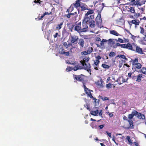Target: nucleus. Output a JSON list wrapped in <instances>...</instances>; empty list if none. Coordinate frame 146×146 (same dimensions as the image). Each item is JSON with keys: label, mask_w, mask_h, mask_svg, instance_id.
Wrapping results in <instances>:
<instances>
[{"label": "nucleus", "mask_w": 146, "mask_h": 146, "mask_svg": "<svg viewBox=\"0 0 146 146\" xmlns=\"http://www.w3.org/2000/svg\"><path fill=\"white\" fill-rule=\"evenodd\" d=\"M96 25L98 27L101 26L102 23V19L100 13H98L95 19Z\"/></svg>", "instance_id": "nucleus-7"}, {"label": "nucleus", "mask_w": 146, "mask_h": 146, "mask_svg": "<svg viewBox=\"0 0 146 146\" xmlns=\"http://www.w3.org/2000/svg\"><path fill=\"white\" fill-rule=\"evenodd\" d=\"M131 61L133 69H134L135 70H136L137 69L141 68L142 65L140 63L138 62V60L137 58H136L135 59H132Z\"/></svg>", "instance_id": "nucleus-4"}, {"label": "nucleus", "mask_w": 146, "mask_h": 146, "mask_svg": "<svg viewBox=\"0 0 146 146\" xmlns=\"http://www.w3.org/2000/svg\"><path fill=\"white\" fill-rule=\"evenodd\" d=\"M102 113H103L102 111V110H101L100 111L99 113V115L100 116H101V117H102Z\"/></svg>", "instance_id": "nucleus-59"}, {"label": "nucleus", "mask_w": 146, "mask_h": 146, "mask_svg": "<svg viewBox=\"0 0 146 146\" xmlns=\"http://www.w3.org/2000/svg\"><path fill=\"white\" fill-rule=\"evenodd\" d=\"M49 13H48V12H45L42 15V16H41V17H38V20H41L42 19V18H43L44 16H45V15H49Z\"/></svg>", "instance_id": "nucleus-37"}, {"label": "nucleus", "mask_w": 146, "mask_h": 146, "mask_svg": "<svg viewBox=\"0 0 146 146\" xmlns=\"http://www.w3.org/2000/svg\"><path fill=\"white\" fill-rule=\"evenodd\" d=\"M63 24V22H61L60 24H58L57 25L56 27V29L57 30H60L62 27V25Z\"/></svg>", "instance_id": "nucleus-33"}, {"label": "nucleus", "mask_w": 146, "mask_h": 146, "mask_svg": "<svg viewBox=\"0 0 146 146\" xmlns=\"http://www.w3.org/2000/svg\"><path fill=\"white\" fill-rule=\"evenodd\" d=\"M126 31L128 33H129V34H130L131 35V38H132V39H133V40H134L135 38L136 37V36H134L133 35H132L129 32V31L128 30H126Z\"/></svg>", "instance_id": "nucleus-40"}, {"label": "nucleus", "mask_w": 146, "mask_h": 146, "mask_svg": "<svg viewBox=\"0 0 146 146\" xmlns=\"http://www.w3.org/2000/svg\"><path fill=\"white\" fill-rule=\"evenodd\" d=\"M141 72H142L143 74L146 75V68L145 67H143L142 68Z\"/></svg>", "instance_id": "nucleus-35"}, {"label": "nucleus", "mask_w": 146, "mask_h": 146, "mask_svg": "<svg viewBox=\"0 0 146 146\" xmlns=\"http://www.w3.org/2000/svg\"><path fill=\"white\" fill-rule=\"evenodd\" d=\"M71 7H69L68 9H67L66 11V12L67 13H70V9Z\"/></svg>", "instance_id": "nucleus-61"}, {"label": "nucleus", "mask_w": 146, "mask_h": 146, "mask_svg": "<svg viewBox=\"0 0 146 146\" xmlns=\"http://www.w3.org/2000/svg\"><path fill=\"white\" fill-rule=\"evenodd\" d=\"M133 116H134L131 113L129 114L128 115V117L129 119H131L133 118Z\"/></svg>", "instance_id": "nucleus-45"}, {"label": "nucleus", "mask_w": 146, "mask_h": 146, "mask_svg": "<svg viewBox=\"0 0 146 146\" xmlns=\"http://www.w3.org/2000/svg\"><path fill=\"white\" fill-rule=\"evenodd\" d=\"M123 38L124 39V43L129 42V40L128 39H125L124 38Z\"/></svg>", "instance_id": "nucleus-62"}, {"label": "nucleus", "mask_w": 146, "mask_h": 146, "mask_svg": "<svg viewBox=\"0 0 146 146\" xmlns=\"http://www.w3.org/2000/svg\"><path fill=\"white\" fill-rule=\"evenodd\" d=\"M84 69L86 70L88 72H91V70L90 69L91 66L90 63H87L86 64V66H84Z\"/></svg>", "instance_id": "nucleus-21"}, {"label": "nucleus", "mask_w": 146, "mask_h": 146, "mask_svg": "<svg viewBox=\"0 0 146 146\" xmlns=\"http://www.w3.org/2000/svg\"><path fill=\"white\" fill-rule=\"evenodd\" d=\"M82 69V67L81 66L79 65H76L73 68H72V70L74 71H76L78 69Z\"/></svg>", "instance_id": "nucleus-32"}, {"label": "nucleus", "mask_w": 146, "mask_h": 146, "mask_svg": "<svg viewBox=\"0 0 146 146\" xmlns=\"http://www.w3.org/2000/svg\"><path fill=\"white\" fill-rule=\"evenodd\" d=\"M62 44L63 46L65 48L67 49L68 47H70L72 46V44L69 43L68 44L66 42H63Z\"/></svg>", "instance_id": "nucleus-28"}, {"label": "nucleus", "mask_w": 146, "mask_h": 146, "mask_svg": "<svg viewBox=\"0 0 146 146\" xmlns=\"http://www.w3.org/2000/svg\"><path fill=\"white\" fill-rule=\"evenodd\" d=\"M127 9H129L128 10V12H130L131 13H135V7H132L129 6L127 7Z\"/></svg>", "instance_id": "nucleus-23"}, {"label": "nucleus", "mask_w": 146, "mask_h": 146, "mask_svg": "<svg viewBox=\"0 0 146 146\" xmlns=\"http://www.w3.org/2000/svg\"><path fill=\"white\" fill-rule=\"evenodd\" d=\"M99 112V111L98 110H97L95 111H90V113L91 115L96 116H97Z\"/></svg>", "instance_id": "nucleus-29"}, {"label": "nucleus", "mask_w": 146, "mask_h": 146, "mask_svg": "<svg viewBox=\"0 0 146 146\" xmlns=\"http://www.w3.org/2000/svg\"><path fill=\"white\" fill-rule=\"evenodd\" d=\"M104 6V3H102L97 5L96 6V9L99 12L98 13H100L103 8Z\"/></svg>", "instance_id": "nucleus-13"}, {"label": "nucleus", "mask_w": 146, "mask_h": 146, "mask_svg": "<svg viewBox=\"0 0 146 146\" xmlns=\"http://www.w3.org/2000/svg\"><path fill=\"white\" fill-rule=\"evenodd\" d=\"M93 50V49L92 47H89L86 51L88 54H89L92 52Z\"/></svg>", "instance_id": "nucleus-34"}, {"label": "nucleus", "mask_w": 146, "mask_h": 146, "mask_svg": "<svg viewBox=\"0 0 146 146\" xmlns=\"http://www.w3.org/2000/svg\"><path fill=\"white\" fill-rule=\"evenodd\" d=\"M81 0H77L75 2V3H73L72 5H73L75 8H76L78 9V8L81 6L80 3Z\"/></svg>", "instance_id": "nucleus-20"}, {"label": "nucleus", "mask_w": 146, "mask_h": 146, "mask_svg": "<svg viewBox=\"0 0 146 146\" xmlns=\"http://www.w3.org/2000/svg\"><path fill=\"white\" fill-rule=\"evenodd\" d=\"M116 41H118L120 43L124 42L123 40L122 39L120 38H118V40H116Z\"/></svg>", "instance_id": "nucleus-48"}, {"label": "nucleus", "mask_w": 146, "mask_h": 146, "mask_svg": "<svg viewBox=\"0 0 146 146\" xmlns=\"http://www.w3.org/2000/svg\"><path fill=\"white\" fill-rule=\"evenodd\" d=\"M100 62V61L99 60H96L94 62V64L95 65L97 66L98 65L99 63Z\"/></svg>", "instance_id": "nucleus-50"}, {"label": "nucleus", "mask_w": 146, "mask_h": 146, "mask_svg": "<svg viewBox=\"0 0 146 146\" xmlns=\"http://www.w3.org/2000/svg\"><path fill=\"white\" fill-rule=\"evenodd\" d=\"M135 48H134L133 51H135L141 54H143V51L142 48L139 47L137 44H135Z\"/></svg>", "instance_id": "nucleus-16"}, {"label": "nucleus", "mask_w": 146, "mask_h": 146, "mask_svg": "<svg viewBox=\"0 0 146 146\" xmlns=\"http://www.w3.org/2000/svg\"><path fill=\"white\" fill-rule=\"evenodd\" d=\"M77 16L78 15L77 13L76 12H75L74 13H71L70 12V13H68V14L67 15H64V17H66L68 19H70L71 17H73L74 18L73 19H76Z\"/></svg>", "instance_id": "nucleus-12"}, {"label": "nucleus", "mask_w": 146, "mask_h": 146, "mask_svg": "<svg viewBox=\"0 0 146 146\" xmlns=\"http://www.w3.org/2000/svg\"><path fill=\"white\" fill-rule=\"evenodd\" d=\"M58 35V33H55V35H53L54 37V38H56L57 37Z\"/></svg>", "instance_id": "nucleus-64"}, {"label": "nucleus", "mask_w": 146, "mask_h": 146, "mask_svg": "<svg viewBox=\"0 0 146 146\" xmlns=\"http://www.w3.org/2000/svg\"><path fill=\"white\" fill-rule=\"evenodd\" d=\"M81 22H78L74 25V30L79 33H82Z\"/></svg>", "instance_id": "nucleus-9"}, {"label": "nucleus", "mask_w": 146, "mask_h": 146, "mask_svg": "<svg viewBox=\"0 0 146 146\" xmlns=\"http://www.w3.org/2000/svg\"><path fill=\"white\" fill-rule=\"evenodd\" d=\"M112 85H113V84L111 83H109L106 84V87L107 88L109 89L112 87Z\"/></svg>", "instance_id": "nucleus-39"}, {"label": "nucleus", "mask_w": 146, "mask_h": 146, "mask_svg": "<svg viewBox=\"0 0 146 146\" xmlns=\"http://www.w3.org/2000/svg\"><path fill=\"white\" fill-rule=\"evenodd\" d=\"M135 44L134 43H132L131 44L129 42L127 43V44H126L125 48L133 51L134 48H135Z\"/></svg>", "instance_id": "nucleus-14"}, {"label": "nucleus", "mask_w": 146, "mask_h": 146, "mask_svg": "<svg viewBox=\"0 0 146 146\" xmlns=\"http://www.w3.org/2000/svg\"><path fill=\"white\" fill-rule=\"evenodd\" d=\"M110 33L113 35L117 36L120 35L116 31L114 30H112L110 31Z\"/></svg>", "instance_id": "nucleus-26"}, {"label": "nucleus", "mask_w": 146, "mask_h": 146, "mask_svg": "<svg viewBox=\"0 0 146 146\" xmlns=\"http://www.w3.org/2000/svg\"><path fill=\"white\" fill-rule=\"evenodd\" d=\"M66 70L67 71H70L71 70H72V68L71 67H68L66 69Z\"/></svg>", "instance_id": "nucleus-52"}, {"label": "nucleus", "mask_w": 146, "mask_h": 146, "mask_svg": "<svg viewBox=\"0 0 146 146\" xmlns=\"http://www.w3.org/2000/svg\"><path fill=\"white\" fill-rule=\"evenodd\" d=\"M78 43L80 46L79 49V48L78 49L80 50V51H82L85 44V41L82 38L79 39Z\"/></svg>", "instance_id": "nucleus-10"}, {"label": "nucleus", "mask_w": 146, "mask_h": 146, "mask_svg": "<svg viewBox=\"0 0 146 146\" xmlns=\"http://www.w3.org/2000/svg\"><path fill=\"white\" fill-rule=\"evenodd\" d=\"M130 1L132 3V5H135V3L136 1H135V0H131Z\"/></svg>", "instance_id": "nucleus-56"}, {"label": "nucleus", "mask_w": 146, "mask_h": 146, "mask_svg": "<svg viewBox=\"0 0 146 146\" xmlns=\"http://www.w3.org/2000/svg\"><path fill=\"white\" fill-rule=\"evenodd\" d=\"M141 3V2H140V0H138L137 1H136L135 5H137L141 6V3Z\"/></svg>", "instance_id": "nucleus-43"}, {"label": "nucleus", "mask_w": 146, "mask_h": 146, "mask_svg": "<svg viewBox=\"0 0 146 146\" xmlns=\"http://www.w3.org/2000/svg\"><path fill=\"white\" fill-rule=\"evenodd\" d=\"M70 40V43L73 45L76 44L78 43L79 40V36L76 35H71Z\"/></svg>", "instance_id": "nucleus-6"}, {"label": "nucleus", "mask_w": 146, "mask_h": 146, "mask_svg": "<svg viewBox=\"0 0 146 146\" xmlns=\"http://www.w3.org/2000/svg\"><path fill=\"white\" fill-rule=\"evenodd\" d=\"M81 8V10L82 11H85L86 10L88 9L84 5H81L80 7Z\"/></svg>", "instance_id": "nucleus-38"}, {"label": "nucleus", "mask_w": 146, "mask_h": 146, "mask_svg": "<svg viewBox=\"0 0 146 146\" xmlns=\"http://www.w3.org/2000/svg\"><path fill=\"white\" fill-rule=\"evenodd\" d=\"M68 29L71 32H72L74 28V25L72 23H68L67 24Z\"/></svg>", "instance_id": "nucleus-19"}, {"label": "nucleus", "mask_w": 146, "mask_h": 146, "mask_svg": "<svg viewBox=\"0 0 146 146\" xmlns=\"http://www.w3.org/2000/svg\"><path fill=\"white\" fill-rule=\"evenodd\" d=\"M128 121L129 124V128L131 129L134 128V125H133V122L131 119H129Z\"/></svg>", "instance_id": "nucleus-27"}, {"label": "nucleus", "mask_w": 146, "mask_h": 146, "mask_svg": "<svg viewBox=\"0 0 146 146\" xmlns=\"http://www.w3.org/2000/svg\"><path fill=\"white\" fill-rule=\"evenodd\" d=\"M84 107L86 108L87 109L89 110V111H90V108L89 106L88 105H84Z\"/></svg>", "instance_id": "nucleus-55"}, {"label": "nucleus", "mask_w": 146, "mask_h": 146, "mask_svg": "<svg viewBox=\"0 0 146 146\" xmlns=\"http://www.w3.org/2000/svg\"><path fill=\"white\" fill-rule=\"evenodd\" d=\"M73 76L74 80L82 82L83 85H84V84H85V79L86 76L82 74H81L80 75L73 74Z\"/></svg>", "instance_id": "nucleus-3"}, {"label": "nucleus", "mask_w": 146, "mask_h": 146, "mask_svg": "<svg viewBox=\"0 0 146 146\" xmlns=\"http://www.w3.org/2000/svg\"><path fill=\"white\" fill-rule=\"evenodd\" d=\"M81 54L82 55H86L88 54L86 50L82 52H81Z\"/></svg>", "instance_id": "nucleus-44"}, {"label": "nucleus", "mask_w": 146, "mask_h": 146, "mask_svg": "<svg viewBox=\"0 0 146 146\" xmlns=\"http://www.w3.org/2000/svg\"><path fill=\"white\" fill-rule=\"evenodd\" d=\"M115 53L113 52H111L109 54V56L110 57L114 56L115 55Z\"/></svg>", "instance_id": "nucleus-41"}, {"label": "nucleus", "mask_w": 146, "mask_h": 146, "mask_svg": "<svg viewBox=\"0 0 146 146\" xmlns=\"http://www.w3.org/2000/svg\"><path fill=\"white\" fill-rule=\"evenodd\" d=\"M87 10L88 11L86 13L84 19L87 18L90 19L91 21H94V15H92L94 13V10L90 9H88Z\"/></svg>", "instance_id": "nucleus-5"}, {"label": "nucleus", "mask_w": 146, "mask_h": 146, "mask_svg": "<svg viewBox=\"0 0 146 146\" xmlns=\"http://www.w3.org/2000/svg\"><path fill=\"white\" fill-rule=\"evenodd\" d=\"M127 81V80L125 79L123 76L119 77L116 81V82H117L119 84H121L123 82H125Z\"/></svg>", "instance_id": "nucleus-17"}, {"label": "nucleus", "mask_w": 146, "mask_h": 146, "mask_svg": "<svg viewBox=\"0 0 146 146\" xmlns=\"http://www.w3.org/2000/svg\"><path fill=\"white\" fill-rule=\"evenodd\" d=\"M102 99L103 100H104V101L109 100V98L107 97H105L104 98H102Z\"/></svg>", "instance_id": "nucleus-58"}, {"label": "nucleus", "mask_w": 146, "mask_h": 146, "mask_svg": "<svg viewBox=\"0 0 146 146\" xmlns=\"http://www.w3.org/2000/svg\"><path fill=\"white\" fill-rule=\"evenodd\" d=\"M89 25V27L91 28L95 27L96 25L95 21H91L88 18L84 19L82 22V25L81 28L82 32H85L88 30V26L86 25Z\"/></svg>", "instance_id": "nucleus-1"}, {"label": "nucleus", "mask_w": 146, "mask_h": 146, "mask_svg": "<svg viewBox=\"0 0 146 146\" xmlns=\"http://www.w3.org/2000/svg\"><path fill=\"white\" fill-rule=\"evenodd\" d=\"M140 29H141V31H140V33L141 34H143V35H144V29L141 27H140Z\"/></svg>", "instance_id": "nucleus-49"}, {"label": "nucleus", "mask_w": 146, "mask_h": 146, "mask_svg": "<svg viewBox=\"0 0 146 146\" xmlns=\"http://www.w3.org/2000/svg\"><path fill=\"white\" fill-rule=\"evenodd\" d=\"M126 139L128 141V143L130 145H132L133 144V143L132 140L131 139L130 137L129 136H127L126 137Z\"/></svg>", "instance_id": "nucleus-31"}, {"label": "nucleus", "mask_w": 146, "mask_h": 146, "mask_svg": "<svg viewBox=\"0 0 146 146\" xmlns=\"http://www.w3.org/2000/svg\"><path fill=\"white\" fill-rule=\"evenodd\" d=\"M96 59L97 60H99L101 58V57L99 55L98 56H96Z\"/></svg>", "instance_id": "nucleus-57"}, {"label": "nucleus", "mask_w": 146, "mask_h": 146, "mask_svg": "<svg viewBox=\"0 0 146 146\" xmlns=\"http://www.w3.org/2000/svg\"><path fill=\"white\" fill-rule=\"evenodd\" d=\"M61 50V54H65L66 56H68L69 55V51L65 52L64 51V49L63 48H60Z\"/></svg>", "instance_id": "nucleus-30"}, {"label": "nucleus", "mask_w": 146, "mask_h": 146, "mask_svg": "<svg viewBox=\"0 0 146 146\" xmlns=\"http://www.w3.org/2000/svg\"><path fill=\"white\" fill-rule=\"evenodd\" d=\"M83 86L85 93L87 94V96L90 98H93L92 94L91 93V92H93V91L87 88L85 84H84Z\"/></svg>", "instance_id": "nucleus-11"}, {"label": "nucleus", "mask_w": 146, "mask_h": 146, "mask_svg": "<svg viewBox=\"0 0 146 146\" xmlns=\"http://www.w3.org/2000/svg\"><path fill=\"white\" fill-rule=\"evenodd\" d=\"M106 133L109 136V137L110 138H111V133H109L108 132V131H106Z\"/></svg>", "instance_id": "nucleus-51"}, {"label": "nucleus", "mask_w": 146, "mask_h": 146, "mask_svg": "<svg viewBox=\"0 0 146 146\" xmlns=\"http://www.w3.org/2000/svg\"><path fill=\"white\" fill-rule=\"evenodd\" d=\"M137 113H138V112L135 110H134L133 111H132V112L131 113V114L133 116L136 115H137Z\"/></svg>", "instance_id": "nucleus-42"}, {"label": "nucleus", "mask_w": 146, "mask_h": 146, "mask_svg": "<svg viewBox=\"0 0 146 146\" xmlns=\"http://www.w3.org/2000/svg\"><path fill=\"white\" fill-rule=\"evenodd\" d=\"M129 77L133 80L136 81L137 82H140L142 81L141 78H142L143 74H139L137 76H136L134 74H133V73L129 72L128 73Z\"/></svg>", "instance_id": "nucleus-2"}, {"label": "nucleus", "mask_w": 146, "mask_h": 146, "mask_svg": "<svg viewBox=\"0 0 146 146\" xmlns=\"http://www.w3.org/2000/svg\"><path fill=\"white\" fill-rule=\"evenodd\" d=\"M117 24L120 25H122L124 24L125 21L123 19L120 18L116 20Z\"/></svg>", "instance_id": "nucleus-18"}, {"label": "nucleus", "mask_w": 146, "mask_h": 146, "mask_svg": "<svg viewBox=\"0 0 146 146\" xmlns=\"http://www.w3.org/2000/svg\"><path fill=\"white\" fill-rule=\"evenodd\" d=\"M90 60V58L88 57L85 56L83 58L82 60L80 61V63L82 64L83 66H86L87 63H89L88 62Z\"/></svg>", "instance_id": "nucleus-15"}, {"label": "nucleus", "mask_w": 146, "mask_h": 146, "mask_svg": "<svg viewBox=\"0 0 146 146\" xmlns=\"http://www.w3.org/2000/svg\"><path fill=\"white\" fill-rule=\"evenodd\" d=\"M104 84V82L101 78L100 80H98L95 82L96 86L98 88H103L104 87L103 85Z\"/></svg>", "instance_id": "nucleus-8"}, {"label": "nucleus", "mask_w": 146, "mask_h": 146, "mask_svg": "<svg viewBox=\"0 0 146 146\" xmlns=\"http://www.w3.org/2000/svg\"><path fill=\"white\" fill-rule=\"evenodd\" d=\"M107 113L109 114L110 117H112L113 116V114L112 113H110L109 112H107Z\"/></svg>", "instance_id": "nucleus-60"}, {"label": "nucleus", "mask_w": 146, "mask_h": 146, "mask_svg": "<svg viewBox=\"0 0 146 146\" xmlns=\"http://www.w3.org/2000/svg\"><path fill=\"white\" fill-rule=\"evenodd\" d=\"M137 117L138 118L142 119H145V116L144 115L142 114L139 112H138L136 115Z\"/></svg>", "instance_id": "nucleus-22"}, {"label": "nucleus", "mask_w": 146, "mask_h": 146, "mask_svg": "<svg viewBox=\"0 0 146 146\" xmlns=\"http://www.w3.org/2000/svg\"><path fill=\"white\" fill-rule=\"evenodd\" d=\"M128 23L130 25L133 24L136 25H139V22H137L136 20H133L132 21H129Z\"/></svg>", "instance_id": "nucleus-24"}, {"label": "nucleus", "mask_w": 146, "mask_h": 146, "mask_svg": "<svg viewBox=\"0 0 146 146\" xmlns=\"http://www.w3.org/2000/svg\"><path fill=\"white\" fill-rule=\"evenodd\" d=\"M102 67L104 68H105L107 69H109L110 67V66L105 64H102Z\"/></svg>", "instance_id": "nucleus-36"}, {"label": "nucleus", "mask_w": 146, "mask_h": 146, "mask_svg": "<svg viewBox=\"0 0 146 146\" xmlns=\"http://www.w3.org/2000/svg\"><path fill=\"white\" fill-rule=\"evenodd\" d=\"M96 40L97 41H99L101 40L100 38L99 37H97L96 38Z\"/></svg>", "instance_id": "nucleus-63"}, {"label": "nucleus", "mask_w": 146, "mask_h": 146, "mask_svg": "<svg viewBox=\"0 0 146 146\" xmlns=\"http://www.w3.org/2000/svg\"><path fill=\"white\" fill-rule=\"evenodd\" d=\"M62 34L63 36L65 37L68 36L69 34L67 31L64 28L63 29L62 31Z\"/></svg>", "instance_id": "nucleus-25"}, {"label": "nucleus", "mask_w": 146, "mask_h": 146, "mask_svg": "<svg viewBox=\"0 0 146 146\" xmlns=\"http://www.w3.org/2000/svg\"><path fill=\"white\" fill-rule=\"evenodd\" d=\"M117 56L119 57V58H121L123 59L125 58V56L123 55H118Z\"/></svg>", "instance_id": "nucleus-47"}, {"label": "nucleus", "mask_w": 146, "mask_h": 146, "mask_svg": "<svg viewBox=\"0 0 146 146\" xmlns=\"http://www.w3.org/2000/svg\"><path fill=\"white\" fill-rule=\"evenodd\" d=\"M92 98V99H93V100H94V102L95 103H96V102H97H97H99L100 101V100H99V99H96L95 98H94V97H93V98Z\"/></svg>", "instance_id": "nucleus-46"}, {"label": "nucleus", "mask_w": 146, "mask_h": 146, "mask_svg": "<svg viewBox=\"0 0 146 146\" xmlns=\"http://www.w3.org/2000/svg\"><path fill=\"white\" fill-rule=\"evenodd\" d=\"M126 44H121L120 47L121 48H125Z\"/></svg>", "instance_id": "nucleus-54"}, {"label": "nucleus", "mask_w": 146, "mask_h": 146, "mask_svg": "<svg viewBox=\"0 0 146 146\" xmlns=\"http://www.w3.org/2000/svg\"><path fill=\"white\" fill-rule=\"evenodd\" d=\"M140 2L141 3V5L142 4H145V2H146V0H140Z\"/></svg>", "instance_id": "nucleus-53"}]
</instances>
